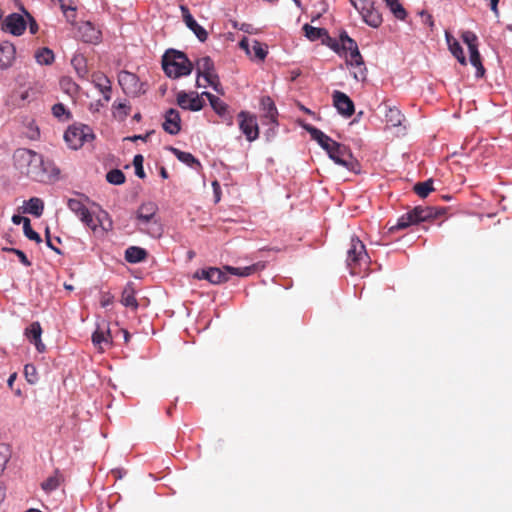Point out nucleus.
Returning a JSON list of instances; mask_svg holds the SVG:
<instances>
[{
  "label": "nucleus",
  "mask_w": 512,
  "mask_h": 512,
  "mask_svg": "<svg viewBox=\"0 0 512 512\" xmlns=\"http://www.w3.org/2000/svg\"><path fill=\"white\" fill-rule=\"evenodd\" d=\"M13 160L22 174L34 180H42L47 172L42 155L33 150L19 148L13 154Z\"/></svg>",
  "instance_id": "f257e3e1"
},
{
  "label": "nucleus",
  "mask_w": 512,
  "mask_h": 512,
  "mask_svg": "<svg viewBox=\"0 0 512 512\" xmlns=\"http://www.w3.org/2000/svg\"><path fill=\"white\" fill-rule=\"evenodd\" d=\"M162 67L165 74L174 79L187 76L193 70V64L186 54L174 49L165 52L162 58Z\"/></svg>",
  "instance_id": "f03ea898"
},
{
  "label": "nucleus",
  "mask_w": 512,
  "mask_h": 512,
  "mask_svg": "<svg viewBox=\"0 0 512 512\" xmlns=\"http://www.w3.org/2000/svg\"><path fill=\"white\" fill-rule=\"evenodd\" d=\"M342 54L346 56L347 65L353 67L355 71L353 76L357 81H363L366 78V68L363 57L360 54L358 45L354 39L349 37L346 32L340 35Z\"/></svg>",
  "instance_id": "7ed1b4c3"
},
{
  "label": "nucleus",
  "mask_w": 512,
  "mask_h": 512,
  "mask_svg": "<svg viewBox=\"0 0 512 512\" xmlns=\"http://www.w3.org/2000/svg\"><path fill=\"white\" fill-rule=\"evenodd\" d=\"M158 207L154 202H147L140 205L136 213L138 229L153 238H159L163 233L162 225L156 218Z\"/></svg>",
  "instance_id": "20e7f679"
},
{
  "label": "nucleus",
  "mask_w": 512,
  "mask_h": 512,
  "mask_svg": "<svg viewBox=\"0 0 512 512\" xmlns=\"http://www.w3.org/2000/svg\"><path fill=\"white\" fill-rule=\"evenodd\" d=\"M445 213L444 208H436L432 206H417L412 210L408 211L404 215H402L395 226H392L390 230H400L405 229L411 225L418 224L420 222L429 221L431 219H436L440 215Z\"/></svg>",
  "instance_id": "39448f33"
},
{
  "label": "nucleus",
  "mask_w": 512,
  "mask_h": 512,
  "mask_svg": "<svg viewBox=\"0 0 512 512\" xmlns=\"http://www.w3.org/2000/svg\"><path fill=\"white\" fill-rule=\"evenodd\" d=\"M370 258L365 250V245L358 238H351L350 247L347 251V265L353 275L360 273L362 265L367 266Z\"/></svg>",
  "instance_id": "423d86ee"
},
{
  "label": "nucleus",
  "mask_w": 512,
  "mask_h": 512,
  "mask_svg": "<svg viewBox=\"0 0 512 512\" xmlns=\"http://www.w3.org/2000/svg\"><path fill=\"white\" fill-rule=\"evenodd\" d=\"M94 138L95 135L92 129L84 124L71 125L64 133V139L67 145L74 150L81 148L84 143L90 142Z\"/></svg>",
  "instance_id": "0eeeda50"
},
{
  "label": "nucleus",
  "mask_w": 512,
  "mask_h": 512,
  "mask_svg": "<svg viewBox=\"0 0 512 512\" xmlns=\"http://www.w3.org/2000/svg\"><path fill=\"white\" fill-rule=\"evenodd\" d=\"M195 69L198 77H202L216 92L223 93L214 62L209 56L199 58L196 61Z\"/></svg>",
  "instance_id": "6e6552de"
},
{
  "label": "nucleus",
  "mask_w": 512,
  "mask_h": 512,
  "mask_svg": "<svg viewBox=\"0 0 512 512\" xmlns=\"http://www.w3.org/2000/svg\"><path fill=\"white\" fill-rule=\"evenodd\" d=\"M328 156L338 165L345 167L352 172H359L360 164L356 158L353 157L350 149L337 142V144L327 151Z\"/></svg>",
  "instance_id": "1a4fd4ad"
},
{
  "label": "nucleus",
  "mask_w": 512,
  "mask_h": 512,
  "mask_svg": "<svg viewBox=\"0 0 512 512\" xmlns=\"http://www.w3.org/2000/svg\"><path fill=\"white\" fill-rule=\"evenodd\" d=\"M67 206L84 225L92 230H96L99 221L93 217L92 213L80 199L69 198Z\"/></svg>",
  "instance_id": "9d476101"
},
{
  "label": "nucleus",
  "mask_w": 512,
  "mask_h": 512,
  "mask_svg": "<svg viewBox=\"0 0 512 512\" xmlns=\"http://www.w3.org/2000/svg\"><path fill=\"white\" fill-rule=\"evenodd\" d=\"M238 119L239 128L245 135L246 139L249 142L256 140L259 137V127L256 116L249 112L241 111L238 114Z\"/></svg>",
  "instance_id": "9b49d317"
},
{
  "label": "nucleus",
  "mask_w": 512,
  "mask_h": 512,
  "mask_svg": "<svg viewBox=\"0 0 512 512\" xmlns=\"http://www.w3.org/2000/svg\"><path fill=\"white\" fill-rule=\"evenodd\" d=\"M202 97L196 92L187 93L180 91L177 94L176 100L177 104L184 110L200 111L205 105Z\"/></svg>",
  "instance_id": "f8f14e48"
},
{
  "label": "nucleus",
  "mask_w": 512,
  "mask_h": 512,
  "mask_svg": "<svg viewBox=\"0 0 512 512\" xmlns=\"http://www.w3.org/2000/svg\"><path fill=\"white\" fill-rule=\"evenodd\" d=\"M27 27V22L24 17L18 13L8 15L2 24V29L8 31L14 36L22 35Z\"/></svg>",
  "instance_id": "ddd939ff"
},
{
  "label": "nucleus",
  "mask_w": 512,
  "mask_h": 512,
  "mask_svg": "<svg viewBox=\"0 0 512 512\" xmlns=\"http://www.w3.org/2000/svg\"><path fill=\"white\" fill-rule=\"evenodd\" d=\"M332 98L334 107L342 116L351 117L354 114V103L345 93L335 90Z\"/></svg>",
  "instance_id": "4468645a"
},
{
  "label": "nucleus",
  "mask_w": 512,
  "mask_h": 512,
  "mask_svg": "<svg viewBox=\"0 0 512 512\" xmlns=\"http://www.w3.org/2000/svg\"><path fill=\"white\" fill-rule=\"evenodd\" d=\"M180 10L182 13L183 21L185 22L186 26L191 31H193V33L196 35L199 41L205 42L208 38L207 31L201 25H199L197 21L193 18L188 7L182 5L180 6Z\"/></svg>",
  "instance_id": "2eb2a0df"
},
{
  "label": "nucleus",
  "mask_w": 512,
  "mask_h": 512,
  "mask_svg": "<svg viewBox=\"0 0 512 512\" xmlns=\"http://www.w3.org/2000/svg\"><path fill=\"white\" fill-rule=\"evenodd\" d=\"M226 272L224 268L222 270L216 267H210L197 271L194 276L198 279H206L212 284H221L228 280Z\"/></svg>",
  "instance_id": "dca6fc26"
},
{
  "label": "nucleus",
  "mask_w": 512,
  "mask_h": 512,
  "mask_svg": "<svg viewBox=\"0 0 512 512\" xmlns=\"http://www.w3.org/2000/svg\"><path fill=\"white\" fill-rule=\"evenodd\" d=\"M302 127L310 134L311 138L316 141L326 152L337 144L336 141H334L320 129L310 124H302Z\"/></svg>",
  "instance_id": "f3484780"
},
{
  "label": "nucleus",
  "mask_w": 512,
  "mask_h": 512,
  "mask_svg": "<svg viewBox=\"0 0 512 512\" xmlns=\"http://www.w3.org/2000/svg\"><path fill=\"white\" fill-rule=\"evenodd\" d=\"M162 127L165 132L171 135H176L180 132L181 118L179 112L176 109L170 108L166 111Z\"/></svg>",
  "instance_id": "a211bd4d"
},
{
  "label": "nucleus",
  "mask_w": 512,
  "mask_h": 512,
  "mask_svg": "<svg viewBox=\"0 0 512 512\" xmlns=\"http://www.w3.org/2000/svg\"><path fill=\"white\" fill-rule=\"evenodd\" d=\"M83 42L95 44L100 41L101 32L91 22H83L78 28Z\"/></svg>",
  "instance_id": "6ab92c4d"
},
{
  "label": "nucleus",
  "mask_w": 512,
  "mask_h": 512,
  "mask_svg": "<svg viewBox=\"0 0 512 512\" xmlns=\"http://www.w3.org/2000/svg\"><path fill=\"white\" fill-rule=\"evenodd\" d=\"M201 96H205L209 100L211 107L219 116L228 120L229 125L232 124V118L230 116L227 117L229 112L228 105L225 102L210 92L205 91L201 94Z\"/></svg>",
  "instance_id": "aec40b11"
},
{
  "label": "nucleus",
  "mask_w": 512,
  "mask_h": 512,
  "mask_svg": "<svg viewBox=\"0 0 512 512\" xmlns=\"http://www.w3.org/2000/svg\"><path fill=\"white\" fill-rule=\"evenodd\" d=\"M112 342L113 340L109 329L106 331L97 329L92 334V343L99 352H104L106 347L112 345Z\"/></svg>",
  "instance_id": "412c9836"
},
{
  "label": "nucleus",
  "mask_w": 512,
  "mask_h": 512,
  "mask_svg": "<svg viewBox=\"0 0 512 512\" xmlns=\"http://www.w3.org/2000/svg\"><path fill=\"white\" fill-rule=\"evenodd\" d=\"M42 328L39 322H33L25 330V335L32 342L39 352L45 350V345L41 341Z\"/></svg>",
  "instance_id": "4be33fe9"
},
{
  "label": "nucleus",
  "mask_w": 512,
  "mask_h": 512,
  "mask_svg": "<svg viewBox=\"0 0 512 512\" xmlns=\"http://www.w3.org/2000/svg\"><path fill=\"white\" fill-rule=\"evenodd\" d=\"M15 59V47L9 42L0 44V69L10 67Z\"/></svg>",
  "instance_id": "5701e85b"
},
{
  "label": "nucleus",
  "mask_w": 512,
  "mask_h": 512,
  "mask_svg": "<svg viewBox=\"0 0 512 512\" xmlns=\"http://www.w3.org/2000/svg\"><path fill=\"white\" fill-rule=\"evenodd\" d=\"M135 294L136 291L134 289V284L132 282L127 283L121 294V304L125 307L131 308L132 310H137L139 304Z\"/></svg>",
  "instance_id": "b1692460"
},
{
  "label": "nucleus",
  "mask_w": 512,
  "mask_h": 512,
  "mask_svg": "<svg viewBox=\"0 0 512 512\" xmlns=\"http://www.w3.org/2000/svg\"><path fill=\"white\" fill-rule=\"evenodd\" d=\"M445 38L451 54L461 65L465 66L467 64V60L460 43L449 32L445 33Z\"/></svg>",
  "instance_id": "393cba45"
},
{
  "label": "nucleus",
  "mask_w": 512,
  "mask_h": 512,
  "mask_svg": "<svg viewBox=\"0 0 512 512\" xmlns=\"http://www.w3.org/2000/svg\"><path fill=\"white\" fill-rule=\"evenodd\" d=\"M147 256V251L138 246H130L125 251V260L129 263L142 262L147 258Z\"/></svg>",
  "instance_id": "a878e982"
},
{
  "label": "nucleus",
  "mask_w": 512,
  "mask_h": 512,
  "mask_svg": "<svg viewBox=\"0 0 512 512\" xmlns=\"http://www.w3.org/2000/svg\"><path fill=\"white\" fill-rule=\"evenodd\" d=\"M260 103L263 111L265 112L264 116L268 118L272 123L276 124L278 111L272 98L269 96H264L261 98Z\"/></svg>",
  "instance_id": "bb28decb"
},
{
  "label": "nucleus",
  "mask_w": 512,
  "mask_h": 512,
  "mask_svg": "<svg viewBox=\"0 0 512 512\" xmlns=\"http://www.w3.org/2000/svg\"><path fill=\"white\" fill-rule=\"evenodd\" d=\"M63 481V475L60 473L59 469H56L53 475L49 476L45 481L41 483V488L46 493H50L56 490Z\"/></svg>",
  "instance_id": "cd10ccee"
},
{
  "label": "nucleus",
  "mask_w": 512,
  "mask_h": 512,
  "mask_svg": "<svg viewBox=\"0 0 512 512\" xmlns=\"http://www.w3.org/2000/svg\"><path fill=\"white\" fill-rule=\"evenodd\" d=\"M361 16L363 21L373 28H378L383 22L382 15L374 8V5L371 9L364 11Z\"/></svg>",
  "instance_id": "c85d7f7f"
},
{
  "label": "nucleus",
  "mask_w": 512,
  "mask_h": 512,
  "mask_svg": "<svg viewBox=\"0 0 512 512\" xmlns=\"http://www.w3.org/2000/svg\"><path fill=\"white\" fill-rule=\"evenodd\" d=\"M29 90H14L6 99L5 104L12 107H20L29 98Z\"/></svg>",
  "instance_id": "c756f323"
},
{
  "label": "nucleus",
  "mask_w": 512,
  "mask_h": 512,
  "mask_svg": "<svg viewBox=\"0 0 512 512\" xmlns=\"http://www.w3.org/2000/svg\"><path fill=\"white\" fill-rule=\"evenodd\" d=\"M303 30L305 32V36L311 41H316L322 37H326L328 40H331L328 35V31L325 28H317L309 24H305L303 26Z\"/></svg>",
  "instance_id": "7c9ffc66"
},
{
  "label": "nucleus",
  "mask_w": 512,
  "mask_h": 512,
  "mask_svg": "<svg viewBox=\"0 0 512 512\" xmlns=\"http://www.w3.org/2000/svg\"><path fill=\"white\" fill-rule=\"evenodd\" d=\"M170 150L176 156V158L187 164L190 167H201L200 162L189 152L181 151L177 148L171 147Z\"/></svg>",
  "instance_id": "2f4dec72"
},
{
  "label": "nucleus",
  "mask_w": 512,
  "mask_h": 512,
  "mask_svg": "<svg viewBox=\"0 0 512 512\" xmlns=\"http://www.w3.org/2000/svg\"><path fill=\"white\" fill-rule=\"evenodd\" d=\"M386 122L393 127H398L402 124L404 119L401 111L396 107H388L385 113Z\"/></svg>",
  "instance_id": "473e14b6"
},
{
  "label": "nucleus",
  "mask_w": 512,
  "mask_h": 512,
  "mask_svg": "<svg viewBox=\"0 0 512 512\" xmlns=\"http://www.w3.org/2000/svg\"><path fill=\"white\" fill-rule=\"evenodd\" d=\"M44 203L40 198L32 197L27 202L26 212L35 216L40 217L43 214Z\"/></svg>",
  "instance_id": "72a5a7b5"
},
{
  "label": "nucleus",
  "mask_w": 512,
  "mask_h": 512,
  "mask_svg": "<svg viewBox=\"0 0 512 512\" xmlns=\"http://www.w3.org/2000/svg\"><path fill=\"white\" fill-rule=\"evenodd\" d=\"M224 269L232 275H236L239 277H247L256 271L257 266L256 265H251V266H246V267L224 266Z\"/></svg>",
  "instance_id": "f704fd0d"
},
{
  "label": "nucleus",
  "mask_w": 512,
  "mask_h": 512,
  "mask_svg": "<svg viewBox=\"0 0 512 512\" xmlns=\"http://www.w3.org/2000/svg\"><path fill=\"white\" fill-rule=\"evenodd\" d=\"M92 82L100 92L107 91L111 86V82L108 77L100 72L92 74Z\"/></svg>",
  "instance_id": "c9c22d12"
},
{
  "label": "nucleus",
  "mask_w": 512,
  "mask_h": 512,
  "mask_svg": "<svg viewBox=\"0 0 512 512\" xmlns=\"http://www.w3.org/2000/svg\"><path fill=\"white\" fill-rule=\"evenodd\" d=\"M35 59L39 64L49 65L54 61V54L49 48H42L35 53Z\"/></svg>",
  "instance_id": "e433bc0d"
},
{
  "label": "nucleus",
  "mask_w": 512,
  "mask_h": 512,
  "mask_svg": "<svg viewBox=\"0 0 512 512\" xmlns=\"http://www.w3.org/2000/svg\"><path fill=\"white\" fill-rule=\"evenodd\" d=\"M52 114L60 121H67L72 116L71 112L62 103H57L52 106Z\"/></svg>",
  "instance_id": "4c0bfd02"
},
{
  "label": "nucleus",
  "mask_w": 512,
  "mask_h": 512,
  "mask_svg": "<svg viewBox=\"0 0 512 512\" xmlns=\"http://www.w3.org/2000/svg\"><path fill=\"white\" fill-rule=\"evenodd\" d=\"M470 53V63L477 69V77H482L485 73V69L481 62V56L478 49H473L469 51Z\"/></svg>",
  "instance_id": "58836bf2"
},
{
  "label": "nucleus",
  "mask_w": 512,
  "mask_h": 512,
  "mask_svg": "<svg viewBox=\"0 0 512 512\" xmlns=\"http://www.w3.org/2000/svg\"><path fill=\"white\" fill-rule=\"evenodd\" d=\"M433 190V181L431 179L426 180L424 182H419L414 186L415 193L421 198L427 197L428 194Z\"/></svg>",
  "instance_id": "ea45409f"
},
{
  "label": "nucleus",
  "mask_w": 512,
  "mask_h": 512,
  "mask_svg": "<svg viewBox=\"0 0 512 512\" xmlns=\"http://www.w3.org/2000/svg\"><path fill=\"white\" fill-rule=\"evenodd\" d=\"M125 179L124 173L119 169H113L106 174V180L113 185H121Z\"/></svg>",
  "instance_id": "a19ab883"
},
{
  "label": "nucleus",
  "mask_w": 512,
  "mask_h": 512,
  "mask_svg": "<svg viewBox=\"0 0 512 512\" xmlns=\"http://www.w3.org/2000/svg\"><path fill=\"white\" fill-rule=\"evenodd\" d=\"M461 38L463 42L468 46L469 51L473 49H478V37L472 31H464L461 34Z\"/></svg>",
  "instance_id": "79ce46f5"
},
{
  "label": "nucleus",
  "mask_w": 512,
  "mask_h": 512,
  "mask_svg": "<svg viewBox=\"0 0 512 512\" xmlns=\"http://www.w3.org/2000/svg\"><path fill=\"white\" fill-rule=\"evenodd\" d=\"M60 86L70 95L76 94L79 89V86L70 77H62L60 79Z\"/></svg>",
  "instance_id": "37998d69"
},
{
  "label": "nucleus",
  "mask_w": 512,
  "mask_h": 512,
  "mask_svg": "<svg viewBox=\"0 0 512 512\" xmlns=\"http://www.w3.org/2000/svg\"><path fill=\"white\" fill-rule=\"evenodd\" d=\"M24 376L29 384H36L39 380L37 369L33 364L25 365Z\"/></svg>",
  "instance_id": "c03bdc74"
},
{
  "label": "nucleus",
  "mask_w": 512,
  "mask_h": 512,
  "mask_svg": "<svg viewBox=\"0 0 512 512\" xmlns=\"http://www.w3.org/2000/svg\"><path fill=\"white\" fill-rule=\"evenodd\" d=\"M23 230H24V234L25 236L30 239V240H33L37 243H40L41 242V237L40 235L34 231L31 227V224H30V219H24V225H23Z\"/></svg>",
  "instance_id": "a18cd8bd"
},
{
  "label": "nucleus",
  "mask_w": 512,
  "mask_h": 512,
  "mask_svg": "<svg viewBox=\"0 0 512 512\" xmlns=\"http://www.w3.org/2000/svg\"><path fill=\"white\" fill-rule=\"evenodd\" d=\"M113 107L115 109L114 116L118 117L120 120H124L130 112V106L126 103H114Z\"/></svg>",
  "instance_id": "49530a36"
},
{
  "label": "nucleus",
  "mask_w": 512,
  "mask_h": 512,
  "mask_svg": "<svg viewBox=\"0 0 512 512\" xmlns=\"http://www.w3.org/2000/svg\"><path fill=\"white\" fill-rule=\"evenodd\" d=\"M252 49H253L255 57L258 58L259 60L263 61L266 58L267 53H268L267 47L263 46V44L260 43L259 41H257V40L253 41Z\"/></svg>",
  "instance_id": "de8ad7c7"
},
{
  "label": "nucleus",
  "mask_w": 512,
  "mask_h": 512,
  "mask_svg": "<svg viewBox=\"0 0 512 512\" xmlns=\"http://www.w3.org/2000/svg\"><path fill=\"white\" fill-rule=\"evenodd\" d=\"M143 162L144 157L141 154H137L134 156L133 165L135 167V174L141 179L145 178L146 176L143 169Z\"/></svg>",
  "instance_id": "09e8293b"
},
{
  "label": "nucleus",
  "mask_w": 512,
  "mask_h": 512,
  "mask_svg": "<svg viewBox=\"0 0 512 512\" xmlns=\"http://www.w3.org/2000/svg\"><path fill=\"white\" fill-rule=\"evenodd\" d=\"M351 4L360 14L366 10L371 9L374 5L372 0H354Z\"/></svg>",
  "instance_id": "8fccbe9b"
},
{
  "label": "nucleus",
  "mask_w": 512,
  "mask_h": 512,
  "mask_svg": "<svg viewBox=\"0 0 512 512\" xmlns=\"http://www.w3.org/2000/svg\"><path fill=\"white\" fill-rule=\"evenodd\" d=\"M393 15L399 20H405L407 12L405 8L399 3V1L389 7Z\"/></svg>",
  "instance_id": "3c124183"
},
{
  "label": "nucleus",
  "mask_w": 512,
  "mask_h": 512,
  "mask_svg": "<svg viewBox=\"0 0 512 512\" xmlns=\"http://www.w3.org/2000/svg\"><path fill=\"white\" fill-rule=\"evenodd\" d=\"M11 253H14L19 258V261L24 266H26V267H30L31 266V261L27 258L26 254L22 250L12 249Z\"/></svg>",
  "instance_id": "603ef678"
},
{
  "label": "nucleus",
  "mask_w": 512,
  "mask_h": 512,
  "mask_svg": "<svg viewBox=\"0 0 512 512\" xmlns=\"http://www.w3.org/2000/svg\"><path fill=\"white\" fill-rule=\"evenodd\" d=\"M81 62H83V58L82 57H75L73 58L72 60V64L75 66L76 70H77V73L78 75H80L81 77H83L85 74H86V68L85 67H79L78 65L81 64Z\"/></svg>",
  "instance_id": "864d4df0"
},
{
  "label": "nucleus",
  "mask_w": 512,
  "mask_h": 512,
  "mask_svg": "<svg viewBox=\"0 0 512 512\" xmlns=\"http://www.w3.org/2000/svg\"><path fill=\"white\" fill-rule=\"evenodd\" d=\"M26 15L28 16L29 18V31L31 34H36L38 32V24L37 22L35 21V19L28 13V12H25Z\"/></svg>",
  "instance_id": "5fc2aeb1"
},
{
  "label": "nucleus",
  "mask_w": 512,
  "mask_h": 512,
  "mask_svg": "<svg viewBox=\"0 0 512 512\" xmlns=\"http://www.w3.org/2000/svg\"><path fill=\"white\" fill-rule=\"evenodd\" d=\"M58 1L60 3V8H61L64 16L66 17L67 20H70L69 10H70V8H74V7L71 5H68L66 3L67 0H58Z\"/></svg>",
  "instance_id": "6e6d98bb"
},
{
  "label": "nucleus",
  "mask_w": 512,
  "mask_h": 512,
  "mask_svg": "<svg viewBox=\"0 0 512 512\" xmlns=\"http://www.w3.org/2000/svg\"><path fill=\"white\" fill-rule=\"evenodd\" d=\"M46 243L47 246L53 249L56 253L61 254V251L53 245L48 228L46 229Z\"/></svg>",
  "instance_id": "4d7b16f0"
},
{
  "label": "nucleus",
  "mask_w": 512,
  "mask_h": 512,
  "mask_svg": "<svg viewBox=\"0 0 512 512\" xmlns=\"http://www.w3.org/2000/svg\"><path fill=\"white\" fill-rule=\"evenodd\" d=\"M150 135H151V132H148L145 135H134L132 137H127L126 140H130V141H136V140L146 141L149 138Z\"/></svg>",
  "instance_id": "13d9d810"
},
{
  "label": "nucleus",
  "mask_w": 512,
  "mask_h": 512,
  "mask_svg": "<svg viewBox=\"0 0 512 512\" xmlns=\"http://www.w3.org/2000/svg\"><path fill=\"white\" fill-rule=\"evenodd\" d=\"M331 41V44H330V47L335 51L337 52L339 55H342V50H341V42H337L336 40H333L332 39L330 40Z\"/></svg>",
  "instance_id": "bf43d9fd"
},
{
  "label": "nucleus",
  "mask_w": 512,
  "mask_h": 512,
  "mask_svg": "<svg viewBox=\"0 0 512 512\" xmlns=\"http://www.w3.org/2000/svg\"><path fill=\"white\" fill-rule=\"evenodd\" d=\"M489 1H490V8H491L492 12L494 13L495 16H498L499 15V9H498L499 0H489Z\"/></svg>",
  "instance_id": "052dcab7"
},
{
  "label": "nucleus",
  "mask_w": 512,
  "mask_h": 512,
  "mask_svg": "<svg viewBox=\"0 0 512 512\" xmlns=\"http://www.w3.org/2000/svg\"><path fill=\"white\" fill-rule=\"evenodd\" d=\"M239 46L241 49L245 50L247 54H250V49H249V41L247 38H243L240 42H239Z\"/></svg>",
  "instance_id": "680f3d73"
},
{
  "label": "nucleus",
  "mask_w": 512,
  "mask_h": 512,
  "mask_svg": "<svg viewBox=\"0 0 512 512\" xmlns=\"http://www.w3.org/2000/svg\"><path fill=\"white\" fill-rule=\"evenodd\" d=\"M8 452H9L8 446L5 445V444H1L0 445V454L3 456V461L4 462L7 461Z\"/></svg>",
  "instance_id": "e2e57ef3"
},
{
  "label": "nucleus",
  "mask_w": 512,
  "mask_h": 512,
  "mask_svg": "<svg viewBox=\"0 0 512 512\" xmlns=\"http://www.w3.org/2000/svg\"><path fill=\"white\" fill-rule=\"evenodd\" d=\"M124 81H135V76L131 73H125L120 79L119 83L122 85Z\"/></svg>",
  "instance_id": "0e129e2a"
},
{
  "label": "nucleus",
  "mask_w": 512,
  "mask_h": 512,
  "mask_svg": "<svg viewBox=\"0 0 512 512\" xmlns=\"http://www.w3.org/2000/svg\"><path fill=\"white\" fill-rule=\"evenodd\" d=\"M212 186H213V189H214V193H215V197H216V202H218L220 200V185L217 181H214L212 183Z\"/></svg>",
  "instance_id": "69168bd1"
},
{
  "label": "nucleus",
  "mask_w": 512,
  "mask_h": 512,
  "mask_svg": "<svg viewBox=\"0 0 512 512\" xmlns=\"http://www.w3.org/2000/svg\"><path fill=\"white\" fill-rule=\"evenodd\" d=\"M112 302H113V298L111 296H109V295L104 296L101 300V305H102V307H106V306L112 304Z\"/></svg>",
  "instance_id": "338daca9"
},
{
  "label": "nucleus",
  "mask_w": 512,
  "mask_h": 512,
  "mask_svg": "<svg viewBox=\"0 0 512 512\" xmlns=\"http://www.w3.org/2000/svg\"><path fill=\"white\" fill-rule=\"evenodd\" d=\"M24 219H27V218L20 216V215H13L12 222L16 225H19L22 222L24 223Z\"/></svg>",
  "instance_id": "774afa93"
}]
</instances>
